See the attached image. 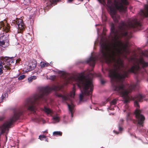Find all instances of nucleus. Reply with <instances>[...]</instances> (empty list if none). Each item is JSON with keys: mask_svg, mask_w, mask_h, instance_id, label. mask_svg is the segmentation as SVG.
Here are the masks:
<instances>
[{"mask_svg": "<svg viewBox=\"0 0 148 148\" xmlns=\"http://www.w3.org/2000/svg\"><path fill=\"white\" fill-rule=\"evenodd\" d=\"M139 26H140V23L136 18L132 19L127 24L122 22L116 30L114 24H112L111 29L114 40V42L109 46L104 43L101 45V51L105 60L108 65L113 66L108 72L113 89L123 97L125 103H127L130 99L129 93L134 90L138 84L125 86L122 84V82L127 77L129 73H136L141 67L146 66L148 64L142 58L139 59L133 58L131 59L133 65L131 68L127 69L125 67L120 56L128 54L130 52L127 44H125L119 39L122 37H126L127 39L130 38L131 37L127 34V29Z\"/></svg>", "mask_w": 148, "mask_h": 148, "instance_id": "obj_1", "label": "nucleus"}, {"mask_svg": "<svg viewBox=\"0 0 148 148\" xmlns=\"http://www.w3.org/2000/svg\"><path fill=\"white\" fill-rule=\"evenodd\" d=\"M62 87V86L60 85H53L51 87L47 86L40 88L39 92L35 94L32 98L27 99L22 108L15 111L13 116L10 120L2 126L1 127V133H4L8 130L13 123L18 119L20 116L22 114L23 111L28 110L34 112L36 110V105L40 104L42 100L46 101L44 95H47L52 90H59Z\"/></svg>", "mask_w": 148, "mask_h": 148, "instance_id": "obj_2", "label": "nucleus"}, {"mask_svg": "<svg viewBox=\"0 0 148 148\" xmlns=\"http://www.w3.org/2000/svg\"><path fill=\"white\" fill-rule=\"evenodd\" d=\"M94 75L93 74L89 71V75L85 76L82 74L71 78V80L75 81L79 87H81V93L79 95L80 101L86 100L88 97H92L93 89V85L91 77Z\"/></svg>", "mask_w": 148, "mask_h": 148, "instance_id": "obj_3", "label": "nucleus"}, {"mask_svg": "<svg viewBox=\"0 0 148 148\" xmlns=\"http://www.w3.org/2000/svg\"><path fill=\"white\" fill-rule=\"evenodd\" d=\"M103 5H106L105 0H98ZM107 6L110 9L111 15L115 22H117L120 18L119 16L117 14V10L125 12L126 7L124 5H127V0H117L118 2L115 4V7L113 6L112 0H107Z\"/></svg>", "mask_w": 148, "mask_h": 148, "instance_id": "obj_4", "label": "nucleus"}, {"mask_svg": "<svg viewBox=\"0 0 148 148\" xmlns=\"http://www.w3.org/2000/svg\"><path fill=\"white\" fill-rule=\"evenodd\" d=\"M144 96H142L140 94L136 95L134 98V105L137 109L134 112V114L138 122V124L140 125H142L145 120L144 116L141 114V111L138 109V108L139 107V105L138 104V102H141L143 98H144Z\"/></svg>", "mask_w": 148, "mask_h": 148, "instance_id": "obj_5", "label": "nucleus"}, {"mask_svg": "<svg viewBox=\"0 0 148 148\" xmlns=\"http://www.w3.org/2000/svg\"><path fill=\"white\" fill-rule=\"evenodd\" d=\"M56 96L62 98L63 101H69L71 103L70 104L67 103L69 111L71 113V116H73V113L74 110V105L72 103V99L74 97L75 95V90L74 88L72 92H71L70 95H68L64 93L62 95L56 92L55 94Z\"/></svg>", "mask_w": 148, "mask_h": 148, "instance_id": "obj_6", "label": "nucleus"}, {"mask_svg": "<svg viewBox=\"0 0 148 148\" xmlns=\"http://www.w3.org/2000/svg\"><path fill=\"white\" fill-rule=\"evenodd\" d=\"M0 59V65L3 67L5 70H10V64L13 63L14 60L12 58L6 57H1Z\"/></svg>", "mask_w": 148, "mask_h": 148, "instance_id": "obj_7", "label": "nucleus"}, {"mask_svg": "<svg viewBox=\"0 0 148 148\" xmlns=\"http://www.w3.org/2000/svg\"><path fill=\"white\" fill-rule=\"evenodd\" d=\"M0 29L3 30L6 32L10 31V27L5 21L4 22L1 21L0 22Z\"/></svg>", "mask_w": 148, "mask_h": 148, "instance_id": "obj_8", "label": "nucleus"}, {"mask_svg": "<svg viewBox=\"0 0 148 148\" xmlns=\"http://www.w3.org/2000/svg\"><path fill=\"white\" fill-rule=\"evenodd\" d=\"M23 21L20 19H16V20H14L13 23L17 25L18 29L20 30H23L25 27V25L23 22Z\"/></svg>", "mask_w": 148, "mask_h": 148, "instance_id": "obj_9", "label": "nucleus"}, {"mask_svg": "<svg viewBox=\"0 0 148 148\" xmlns=\"http://www.w3.org/2000/svg\"><path fill=\"white\" fill-rule=\"evenodd\" d=\"M147 3L148 4L145 5L144 9L141 10L139 13L140 15L143 18L148 16V1Z\"/></svg>", "mask_w": 148, "mask_h": 148, "instance_id": "obj_10", "label": "nucleus"}, {"mask_svg": "<svg viewBox=\"0 0 148 148\" xmlns=\"http://www.w3.org/2000/svg\"><path fill=\"white\" fill-rule=\"evenodd\" d=\"M5 38V36H4L2 37L1 36L0 37V39L3 40L2 41H0V45L4 48L7 47L9 45V41L7 40H4V39Z\"/></svg>", "mask_w": 148, "mask_h": 148, "instance_id": "obj_11", "label": "nucleus"}, {"mask_svg": "<svg viewBox=\"0 0 148 148\" xmlns=\"http://www.w3.org/2000/svg\"><path fill=\"white\" fill-rule=\"evenodd\" d=\"M130 109L129 108V106L128 105L126 104L125 106V109L123 110L124 112H126L127 113V116L126 119L127 121L131 120V118L130 115L131 114V112H129Z\"/></svg>", "mask_w": 148, "mask_h": 148, "instance_id": "obj_12", "label": "nucleus"}, {"mask_svg": "<svg viewBox=\"0 0 148 148\" xmlns=\"http://www.w3.org/2000/svg\"><path fill=\"white\" fill-rule=\"evenodd\" d=\"M96 60V58L95 57L91 56L87 60V62L93 67L95 66Z\"/></svg>", "mask_w": 148, "mask_h": 148, "instance_id": "obj_13", "label": "nucleus"}, {"mask_svg": "<svg viewBox=\"0 0 148 148\" xmlns=\"http://www.w3.org/2000/svg\"><path fill=\"white\" fill-rule=\"evenodd\" d=\"M36 66V63L35 62H31L29 64L27 69L26 71V72L29 71L34 69Z\"/></svg>", "mask_w": 148, "mask_h": 148, "instance_id": "obj_14", "label": "nucleus"}, {"mask_svg": "<svg viewBox=\"0 0 148 148\" xmlns=\"http://www.w3.org/2000/svg\"><path fill=\"white\" fill-rule=\"evenodd\" d=\"M117 100L116 99H114L111 101L110 102V106L109 108V109L111 110H113V106H115Z\"/></svg>", "mask_w": 148, "mask_h": 148, "instance_id": "obj_15", "label": "nucleus"}, {"mask_svg": "<svg viewBox=\"0 0 148 148\" xmlns=\"http://www.w3.org/2000/svg\"><path fill=\"white\" fill-rule=\"evenodd\" d=\"M43 110L47 114H51L52 113V111L50 109L45 107H44Z\"/></svg>", "mask_w": 148, "mask_h": 148, "instance_id": "obj_16", "label": "nucleus"}, {"mask_svg": "<svg viewBox=\"0 0 148 148\" xmlns=\"http://www.w3.org/2000/svg\"><path fill=\"white\" fill-rule=\"evenodd\" d=\"M41 67L42 68L45 67L46 66H48L50 64L47 63L45 62H41L40 63Z\"/></svg>", "mask_w": 148, "mask_h": 148, "instance_id": "obj_17", "label": "nucleus"}, {"mask_svg": "<svg viewBox=\"0 0 148 148\" xmlns=\"http://www.w3.org/2000/svg\"><path fill=\"white\" fill-rule=\"evenodd\" d=\"M53 119L54 121V123H57L60 121V117L58 116H53Z\"/></svg>", "mask_w": 148, "mask_h": 148, "instance_id": "obj_18", "label": "nucleus"}, {"mask_svg": "<svg viewBox=\"0 0 148 148\" xmlns=\"http://www.w3.org/2000/svg\"><path fill=\"white\" fill-rule=\"evenodd\" d=\"M123 122V120L121 119H120L119 122V129L120 131H121L123 130V128L120 126V125H122Z\"/></svg>", "mask_w": 148, "mask_h": 148, "instance_id": "obj_19", "label": "nucleus"}, {"mask_svg": "<svg viewBox=\"0 0 148 148\" xmlns=\"http://www.w3.org/2000/svg\"><path fill=\"white\" fill-rule=\"evenodd\" d=\"M62 133L60 131H55L53 132V135L54 136H61Z\"/></svg>", "mask_w": 148, "mask_h": 148, "instance_id": "obj_20", "label": "nucleus"}, {"mask_svg": "<svg viewBox=\"0 0 148 148\" xmlns=\"http://www.w3.org/2000/svg\"><path fill=\"white\" fill-rule=\"evenodd\" d=\"M141 55L146 57H148V51H142L141 53Z\"/></svg>", "mask_w": 148, "mask_h": 148, "instance_id": "obj_21", "label": "nucleus"}, {"mask_svg": "<svg viewBox=\"0 0 148 148\" xmlns=\"http://www.w3.org/2000/svg\"><path fill=\"white\" fill-rule=\"evenodd\" d=\"M4 67H2L1 65H0V75L2 74L3 73V70L2 69L4 70H5V69H4Z\"/></svg>", "mask_w": 148, "mask_h": 148, "instance_id": "obj_22", "label": "nucleus"}, {"mask_svg": "<svg viewBox=\"0 0 148 148\" xmlns=\"http://www.w3.org/2000/svg\"><path fill=\"white\" fill-rule=\"evenodd\" d=\"M24 3L26 5H29L30 3V0H24Z\"/></svg>", "mask_w": 148, "mask_h": 148, "instance_id": "obj_23", "label": "nucleus"}, {"mask_svg": "<svg viewBox=\"0 0 148 148\" xmlns=\"http://www.w3.org/2000/svg\"><path fill=\"white\" fill-rule=\"evenodd\" d=\"M25 75H22L20 76L18 78V79L19 80H21L23 79L24 78H25Z\"/></svg>", "mask_w": 148, "mask_h": 148, "instance_id": "obj_24", "label": "nucleus"}, {"mask_svg": "<svg viewBox=\"0 0 148 148\" xmlns=\"http://www.w3.org/2000/svg\"><path fill=\"white\" fill-rule=\"evenodd\" d=\"M46 136L44 135H40L39 136V138L41 140H43V138H46Z\"/></svg>", "mask_w": 148, "mask_h": 148, "instance_id": "obj_25", "label": "nucleus"}, {"mask_svg": "<svg viewBox=\"0 0 148 148\" xmlns=\"http://www.w3.org/2000/svg\"><path fill=\"white\" fill-rule=\"evenodd\" d=\"M34 77V76L31 77L30 78H29L28 79V81L30 83L32 81Z\"/></svg>", "mask_w": 148, "mask_h": 148, "instance_id": "obj_26", "label": "nucleus"}, {"mask_svg": "<svg viewBox=\"0 0 148 148\" xmlns=\"http://www.w3.org/2000/svg\"><path fill=\"white\" fill-rule=\"evenodd\" d=\"M5 98V97H4V96L2 95L1 97V100H0V103L3 102V100Z\"/></svg>", "mask_w": 148, "mask_h": 148, "instance_id": "obj_27", "label": "nucleus"}, {"mask_svg": "<svg viewBox=\"0 0 148 148\" xmlns=\"http://www.w3.org/2000/svg\"><path fill=\"white\" fill-rule=\"evenodd\" d=\"M2 95H3L4 97H7L8 96V94L7 92L4 93Z\"/></svg>", "mask_w": 148, "mask_h": 148, "instance_id": "obj_28", "label": "nucleus"}, {"mask_svg": "<svg viewBox=\"0 0 148 148\" xmlns=\"http://www.w3.org/2000/svg\"><path fill=\"white\" fill-rule=\"evenodd\" d=\"M4 119V117L3 116H0V121L3 120Z\"/></svg>", "mask_w": 148, "mask_h": 148, "instance_id": "obj_29", "label": "nucleus"}, {"mask_svg": "<svg viewBox=\"0 0 148 148\" xmlns=\"http://www.w3.org/2000/svg\"><path fill=\"white\" fill-rule=\"evenodd\" d=\"M55 78V76H52L51 77V79L53 80Z\"/></svg>", "mask_w": 148, "mask_h": 148, "instance_id": "obj_30", "label": "nucleus"}, {"mask_svg": "<svg viewBox=\"0 0 148 148\" xmlns=\"http://www.w3.org/2000/svg\"><path fill=\"white\" fill-rule=\"evenodd\" d=\"M26 10H27L29 11L31 10V8L29 7H28L26 8Z\"/></svg>", "mask_w": 148, "mask_h": 148, "instance_id": "obj_31", "label": "nucleus"}, {"mask_svg": "<svg viewBox=\"0 0 148 148\" xmlns=\"http://www.w3.org/2000/svg\"><path fill=\"white\" fill-rule=\"evenodd\" d=\"M101 84H104L105 83L104 81L103 80H101Z\"/></svg>", "mask_w": 148, "mask_h": 148, "instance_id": "obj_32", "label": "nucleus"}, {"mask_svg": "<svg viewBox=\"0 0 148 148\" xmlns=\"http://www.w3.org/2000/svg\"><path fill=\"white\" fill-rule=\"evenodd\" d=\"M19 60H16V63H18L19 62Z\"/></svg>", "mask_w": 148, "mask_h": 148, "instance_id": "obj_33", "label": "nucleus"}, {"mask_svg": "<svg viewBox=\"0 0 148 148\" xmlns=\"http://www.w3.org/2000/svg\"><path fill=\"white\" fill-rule=\"evenodd\" d=\"M58 1V0H52V1L53 2H56V1Z\"/></svg>", "mask_w": 148, "mask_h": 148, "instance_id": "obj_34", "label": "nucleus"}, {"mask_svg": "<svg viewBox=\"0 0 148 148\" xmlns=\"http://www.w3.org/2000/svg\"><path fill=\"white\" fill-rule=\"evenodd\" d=\"M114 132L115 133H116V134H119V132H116V131H114Z\"/></svg>", "mask_w": 148, "mask_h": 148, "instance_id": "obj_35", "label": "nucleus"}, {"mask_svg": "<svg viewBox=\"0 0 148 148\" xmlns=\"http://www.w3.org/2000/svg\"><path fill=\"white\" fill-rule=\"evenodd\" d=\"M61 73H62V74L64 76V75H65V73H64V72H61Z\"/></svg>", "mask_w": 148, "mask_h": 148, "instance_id": "obj_36", "label": "nucleus"}, {"mask_svg": "<svg viewBox=\"0 0 148 148\" xmlns=\"http://www.w3.org/2000/svg\"><path fill=\"white\" fill-rule=\"evenodd\" d=\"M70 80H69V81H67V83H70Z\"/></svg>", "mask_w": 148, "mask_h": 148, "instance_id": "obj_37", "label": "nucleus"}, {"mask_svg": "<svg viewBox=\"0 0 148 148\" xmlns=\"http://www.w3.org/2000/svg\"><path fill=\"white\" fill-rule=\"evenodd\" d=\"M45 141L48 142V139H46V140H45Z\"/></svg>", "mask_w": 148, "mask_h": 148, "instance_id": "obj_38", "label": "nucleus"}, {"mask_svg": "<svg viewBox=\"0 0 148 148\" xmlns=\"http://www.w3.org/2000/svg\"><path fill=\"white\" fill-rule=\"evenodd\" d=\"M45 132H46V133H48L47 131H45Z\"/></svg>", "mask_w": 148, "mask_h": 148, "instance_id": "obj_39", "label": "nucleus"}, {"mask_svg": "<svg viewBox=\"0 0 148 148\" xmlns=\"http://www.w3.org/2000/svg\"><path fill=\"white\" fill-rule=\"evenodd\" d=\"M102 71H103V72L104 73H105L103 71V70H102Z\"/></svg>", "mask_w": 148, "mask_h": 148, "instance_id": "obj_40", "label": "nucleus"}]
</instances>
